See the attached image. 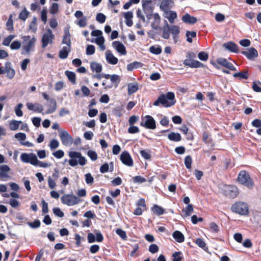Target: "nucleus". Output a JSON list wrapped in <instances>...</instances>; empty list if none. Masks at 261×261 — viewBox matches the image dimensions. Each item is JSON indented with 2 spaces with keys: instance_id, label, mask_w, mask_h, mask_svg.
<instances>
[{
  "instance_id": "5fc2aeb1",
  "label": "nucleus",
  "mask_w": 261,
  "mask_h": 261,
  "mask_svg": "<svg viewBox=\"0 0 261 261\" xmlns=\"http://www.w3.org/2000/svg\"><path fill=\"white\" fill-rule=\"evenodd\" d=\"M172 261H181L182 257L181 256V252L180 251L175 252L172 254Z\"/></svg>"
},
{
  "instance_id": "9b49d317",
  "label": "nucleus",
  "mask_w": 261,
  "mask_h": 261,
  "mask_svg": "<svg viewBox=\"0 0 261 261\" xmlns=\"http://www.w3.org/2000/svg\"><path fill=\"white\" fill-rule=\"evenodd\" d=\"M145 118V121L142 120L140 122L141 126L150 129H154L156 128L155 121L151 116L146 115Z\"/></svg>"
},
{
  "instance_id": "cd10ccee",
  "label": "nucleus",
  "mask_w": 261,
  "mask_h": 261,
  "mask_svg": "<svg viewBox=\"0 0 261 261\" xmlns=\"http://www.w3.org/2000/svg\"><path fill=\"white\" fill-rule=\"evenodd\" d=\"M124 17L125 19L126 24L129 27H132L133 24V22L132 20V18L133 17V12L132 11H128L124 13Z\"/></svg>"
},
{
  "instance_id": "e2e57ef3",
  "label": "nucleus",
  "mask_w": 261,
  "mask_h": 261,
  "mask_svg": "<svg viewBox=\"0 0 261 261\" xmlns=\"http://www.w3.org/2000/svg\"><path fill=\"white\" fill-rule=\"evenodd\" d=\"M59 11V5L57 3H53L50 9V13L52 14H56Z\"/></svg>"
},
{
  "instance_id": "6ab92c4d",
  "label": "nucleus",
  "mask_w": 261,
  "mask_h": 261,
  "mask_svg": "<svg viewBox=\"0 0 261 261\" xmlns=\"http://www.w3.org/2000/svg\"><path fill=\"white\" fill-rule=\"evenodd\" d=\"M10 171V168L8 165H0V178L4 180L6 179L10 178L11 176L8 174V172Z\"/></svg>"
},
{
  "instance_id": "f257e3e1",
  "label": "nucleus",
  "mask_w": 261,
  "mask_h": 261,
  "mask_svg": "<svg viewBox=\"0 0 261 261\" xmlns=\"http://www.w3.org/2000/svg\"><path fill=\"white\" fill-rule=\"evenodd\" d=\"M170 33L172 34V38L175 43L178 41L179 34L180 33V28L176 25L170 26L166 21L163 28V34L162 37L165 39H168L170 37Z\"/></svg>"
},
{
  "instance_id": "c9c22d12",
  "label": "nucleus",
  "mask_w": 261,
  "mask_h": 261,
  "mask_svg": "<svg viewBox=\"0 0 261 261\" xmlns=\"http://www.w3.org/2000/svg\"><path fill=\"white\" fill-rule=\"evenodd\" d=\"M151 211L153 213L158 216L164 214L165 212V209L157 204L153 205V206L151 207Z\"/></svg>"
},
{
  "instance_id": "0e129e2a",
  "label": "nucleus",
  "mask_w": 261,
  "mask_h": 261,
  "mask_svg": "<svg viewBox=\"0 0 261 261\" xmlns=\"http://www.w3.org/2000/svg\"><path fill=\"white\" fill-rule=\"evenodd\" d=\"M54 214L57 217L62 218L64 217V213L59 207H55L53 209Z\"/></svg>"
},
{
  "instance_id": "20e7f679",
  "label": "nucleus",
  "mask_w": 261,
  "mask_h": 261,
  "mask_svg": "<svg viewBox=\"0 0 261 261\" xmlns=\"http://www.w3.org/2000/svg\"><path fill=\"white\" fill-rule=\"evenodd\" d=\"M231 211L236 214L242 216L249 214V206L247 203L243 201H237L231 206Z\"/></svg>"
},
{
  "instance_id": "bf43d9fd",
  "label": "nucleus",
  "mask_w": 261,
  "mask_h": 261,
  "mask_svg": "<svg viewBox=\"0 0 261 261\" xmlns=\"http://www.w3.org/2000/svg\"><path fill=\"white\" fill-rule=\"evenodd\" d=\"M106 19V16L101 13H98L96 17V20L100 23H103L105 22Z\"/></svg>"
},
{
  "instance_id": "6e6d98bb",
  "label": "nucleus",
  "mask_w": 261,
  "mask_h": 261,
  "mask_svg": "<svg viewBox=\"0 0 261 261\" xmlns=\"http://www.w3.org/2000/svg\"><path fill=\"white\" fill-rule=\"evenodd\" d=\"M87 155L93 161H96L97 159V154L94 150H88L87 151Z\"/></svg>"
},
{
  "instance_id": "ea45409f",
  "label": "nucleus",
  "mask_w": 261,
  "mask_h": 261,
  "mask_svg": "<svg viewBox=\"0 0 261 261\" xmlns=\"http://www.w3.org/2000/svg\"><path fill=\"white\" fill-rule=\"evenodd\" d=\"M142 66V63L139 62H134L133 63H129L127 66V69L128 71H132L134 69L138 68Z\"/></svg>"
},
{
  "instance_id": "4468645a",
  "label": "nucleus",
  "mask_w": 261,
  "mask_h": 261,
  "mask_svg": "<svg viewBox=\"0 0 261 261\" xmlns=\"http://www.w3.org/2000/svg\"><path fill=\"white\" fill-rule=\"evenodd\" d=\"M59 137L64 145L69 146L72 144L73 139L67 131L62 130L60 132Z\"/></svg>"
},
{
  "instance_id": "c756f323",
  "label": "nucleus",
  "mask_w": 261,
  "mask_h": 261,
  "mask_svg": "<svg viewBox=\"0 0 261 261\" xmlns=\"http://www.w3.org/2000/svg\"><path fill=\"white\" fill-rule=\"evenodd\" d=\"M153 21L151 23V26L152 29L157 30L161 22V18L158 13H154L153 15Z\"/></svg>"
},
{
  "instance_id": "3c124183",
  "label": "nucleus",
  "mask_w": 261,
  "mask_h": 261,
  "mask_svg": "<svg viewBox=\"0 0 261 261\" xmlns=\"http://www.w3.org/2000/svg\"><path fill=\"white\" fill-rule=\"evenodd\" d=\"M149 51L153 54L159 55L162 53V48L160 46H151L149 48Z\"/></svg>"
},
{
  "instance_id": "58836bf2",
  "label": "nucleus",
  "mask_w": 261,
  "mask_h": 261,
  "mask_svg": "<svg viewBox=\"0 0 261 261\" xmlns=\"http://www.w3.org/2000/svg\"><path fill=\"white\" fill-rule=\"evenodd\" d=\"M168 139L173 141L178 142L181 140V137L179 133H171L168 136Z\"/></svg>"
},
{
  "instance_id": "393cba45",
  "label": "nucleus",
  "mask_w": 261,
  "mask_h": 261,
  "mask_svg": "<svg viewBox=\"0 0 261 261\" xmlns=\"http://www.w3.org/2000/svg\"><path fill=\"white\" fill-rule=\"evenodd\" d=\"M5 65L6 66V73H7V76L9 79H12L15 75V71L11 68V63L7 62Z\"/></svg>"
},
{
  "instance_id": "2eb2a0df",
  "label": "nucleus",
  "mask_w": 261,
  "mask_h": 261,
  "mask_svg": "<svg viewBox=\"0 0 261 261\" xmlns=\"http://www.w3.org/2000/svg\"><path fill=\"white\" fill-rule=\"evenodd\" d=\"M120 160L126 166L128 167L133 166V160L129 153L126 151L122 152L120 155Z\"/></svg>"
},
{
  "instance_id": "4be33fe9",
  "label": "nucleus",
  "mask_w": 261,
  "mask_h": 261,
  "mask_svg": "<svg viewBox=\"0 0 261 261\" xmlns=\"http://www.w3.org/2000/svg\"><path fill=\"white\" fill-rule=\"evenodd\" d=\"M223 47L232 53H238L239 51L237 44L232 41H229L223 44Z\"/></svg>"
},
{
  "instance_id": "ddd939ff",
  "label": "nucleus",
  "mask_w": 261,
  "mask_h": 261,
  "mask_svg": "<svg viewBox=\"0 0 261 261\" xmlns=\"http://www.w3.org/2000/svg\"><path fill=\"white\" fill-rule=\"evenodd\" d=\"M54 39V36L51 30L50 29L47 30L46 33L44 34L42 37V47L45 48L48 44H51Z\"/></svg>"
},
{
  "instance_id": "473e14b6",
  "label": "nucleus",
  "mask_w": 261,
  "mask_h": 261,
  "mask_svg": "<svg viewBox=\"0 0 261 261\" xmlns=\"http://www.w3.org/2000/svg\"><path fill=\"white\" fill-rule=\"evenodd\" d=\"M138 84L136 83H129L127 86V93L129 95H131L136 92L138 90Z\"/></svg>"
},
{
  "instance_id": "c03bdc74",
  "label": "nucleus",
  "mask_w": 261,
  "mask_h": 261,
  "mask_svg": "<svg viewBox=\"0 0 261 261\" xmlns=\"http://www.w3.org/2000/svg\"><path fill=\"white\" fill-rule=\"evenodd\" d=\"M202 141L206 144H210L212 143V139L211 138L210 135L204 132L202 134Z\"/></svg>"
},
{
  "instance_id": "09e8293b",
  "label": "nucleus",
  "mask_w": 261,
  "mask_h": 261,
  "mask_svg": "<svg viewBox=\"0 0 261 261\" xmlns=\"http://www.w3.org/2000/svg\"><path fill=\"white\" fill-rule=\"evenodd\" d=\"M132 180L134 183L137 184H142L146 181L145 178L140 175L133 177Z\"/></svg>"
},
{
  "instance_id": "a211bd4d",
  "label": "nucleus",
  "mask_w": 261,
  "mask_h": 261,
  "mask_svg": "<svg viewBox=\"0 0 261 261\" xmlns=\"http://www.w3.org/2000/svg\"><path fill=\"white\" fill-rule=\"evenodd\" d=\"M27 108L31 111H33L35 112L41 113L44 110L43 107L39 103L36 102L33 103L31 102H28L26 104Z\"/></svg>"
},
{
  "instance_id": "7c9ffc66",
  "label": "nucleus",
  "mask_w": 261,
  "mask_h": 261,
  "mask_svg": "<svg viewBox=\"0 0 261 261\" xmlns=\"http://www.w3.org/2000/svg\"><path fill=\"white\" fill-rule=\"evenodd\" d=\"M172 236L178 243H182L185 241V237L184 234L178 230L174 231L172 234Z\"/></svg>"
},
{
  "instance_id": "39448f33",
  "label": "nucleus",
  "mask_w": 261,
  "mask_h": 261,
  "mask_svg": "<svg viewBox=\"0 0 261 261\" xmlns=\"http://www.w3.org/2000/svg\"><path fill=\"white\" fill-rule=\"evenodd\" d=\"M22 39V54H29L34 49L36 39L34 37L31 38L29 35L23 36Z\"/></svg>"
},
{
  "instance_id": "e433bc0d",
  "label": "nucleus",
  "mask_w": 261,
  "mask_h": 261,
  "mask_svg": "<svg viewBox=\"0 0 261 261\" xmlns=\"http://www.w3.org/2000/svg\"><path fill=\"white\" fill-rule=\"evenodd\" d=\"M90 68L93 72L95 71L97 73L100 72L102 69V65L100 64L95 62H92L91 63Z\"/></svg>"
},
{
  "instance_id": "dca6fc26",
  "label": "nucleus",
  "mask_w": 261,
  "mask_h": 261,
  "mask_svg": "<svg viewBox=\"0 0 261 261\" xmlns=\"http://www.w3.org/2000/svg\"><path fill=\"white\" fill-rule=\"evenodd\" d=\"M241 54L249 60H254L258 55L257 50L253 47L248 48L246 50L242 51Z\"/></svg>"
},
{
  "instance_id": "69168bd1",
  "label": "nucleus",
  "mask_w": 261,
  "mask_h": 261,
  "mask_svg": "<svg viewBox=\"0 0 261 261\" xmlns=\"http://www.w3.org/2000/svg\"><path fill=\"white\" fill-rule=\"evenodd\" d=\"M23 107V105L21 103H18L15 109L16 115L18 117H21L23 115V112L21 110V108Z\"/></svg>"
},
{
  "instance_id": "7ed1b4c3",
  "label": "nucleus",
  "mask_w": 261,
  "mask_h": 261,
  "mask_svg": "<svg viewBox=\"0 0 261 261\" xmlns=\"http://www.w3.org/2000/svg\"><path fill=\"white\" fill-rule=\"evenodd\" d=\"M237 181L240 185L247 188L248 189H252L255 186L254 180L250 176L249 172L245 170H241L239 172Z\"/></svg>"
},
{
  "instance_id": "338daca9",
  "label": "nucleus",
  "mask_w": 261,
  "mask_h": 261,
  "mask_svg": "<svg viewBox=\"0 0 261 261\" xmlns=\"http://www.w3.org/2000/svg\"><path fill=\"white\" fill-rule=\"evenodd\" d=\"M258 84L261 85V82L259 81L253 82L252 84V88L254 91L256 92H261V88L258 86Z\"/></svg>"
},
{
  "instance_id": "f704fd0d",
  "label": "nucleus",
  "mask_w": 261,
  "mask_h": 261,
  "mask_svg": "<svg viewBox=\"0 0 261 261\" xmlns=\"http://www.w3.org/2000/svg\"><path fill=\"white\" fill-rule=\"evenodd\" d=\"M234 77H238L240 80H247L249 77V73L247 70H243L241 72L234 73L233 74Z\"/></svg>"
},
{
  "instance_id": "b1692460",
  "label": "nucleus",
  "mask_w": 261,
  "mask_h": 261,
  "mask_svg": "<svg viewBox=\"0 0 261 261\" xmlns=\"http://www.w3.org/2000/svg\"><path fill=\"white\" fill-rule=\"evenodd\" d=\"M106 58L107 62L112 65H115L118 63V59L116 58L110 50L106 53Z\"/></svg>"
},
{
  "instance_id": "864d4df0",
  "label": "nucleus",
  "mask_w": 261,
  "mask_h": 261,
  "mask_svg": "<svg viewBox=\"0 0 261 261\" xmlns=\"http://www.w3.org/2000/svg\"><path fill=\"white\" fill-rule=\"evenodd\" d=\"M116 233L123 240H126L127 236L125 231L122 229L118 228L116 230Z\"/></svg>"
},
{
  "instance_id": "f03ea898",
  "label": "nucleus",
  "mask_w": 261,
  "mask_h": 261,
  "mask_svg": "<svg viewBox=\"0 0 261 261\" xmlns=\"http://www.w3.org/2000/svg\"><path fill=\"white\" fill-rule=\"evenodd\" d=\"M176 100L175 99V95L173 92H169L166 95L162 94L153 102V105L158 106L161 104L163 106L168 108L173 106L175 105Z\"/></svg>"
},
{
  "instance_id": "6e6552de",
  "label": "nucleus",
  "mask_w": 261,
  "mask_h": 261,
  "mask_svg": "<svg viewBox=\"0 0 261 261\" xmlns=\"http://www.w3.org/2000/svg\"><path fill=\"white\" fill-rule=\"evenodd\" d=\"M61 200L62 203L68 206L76 205L81 202V199L73 194H65L63 195Z\"/></svg>"
},
{
  "instance_id": "a878e982",
  "label": "nucleus",
  "mask_w": 261,
  "mask_h": 261,
  "mask_svg": "<svg viewBox=\"0 0 261 261\" xmlns=\"http://www.w3.org/2000/svg\"><path fill=\"white\" fill-rule=\"evenodd\" d=\"M165 13V17L167 18L170 23H173L174 22V20L177 18L176 13L172 10H167L164 12Z\"/></svg>"
},
{
  "instance_id": "774afa93",
  "label": "nucleus",
  "mask_w": 261,
  "mask_h": 261,
  "mask_svg": "<svg viewBox=\"0 0 261 261\" xmlns=\"http://www.w3.org/2000/svg\"><path fill=\"white\" fill-rule=\"evenodd\" d=\"M149 251L151 253H155L159 251V248L155 244H152L149 246Z\"/></svg>"
},
{
  "instance_id": "5701e85b",
  "label": "nucleus",
  "mask_w": 261,
  "mask_h": 261,
  "mask_svg": "<svg viewBox=\"0 0 261 261\" xmlns=\"http://www.w3.org/2000/svg\"><path fill=\"white\" fill-rule=\"evenodd\" d=\"M63 44H66L68 47L71 46L70 34L69 32V28H65L64 30V35L62 40Z\"/></svg>"
},
{
  "instance_id": "9d476101",
  "label": "nucleus",
  "mask_w": 261,
  "mask_h": 261,
  "mask_svg": "<svg viewBox=\"0 0 261 261\" xmlns=\"http://www.w3.org/2000/svg\"><path fill=\"white\" fill-rule=\"evenodd\" d=\"M20 159L22 162L25 163H30L33 165H36L38 162L36 155L33 153H22L20 155Z\"/></svg>"
},
{
  "instance_id": "603ef678",
  "label": "nucleus",
  "mask_w": 261,
  "mask_h": 261,
  "mask_svg": "<svg viewBox=\"0 0 261 261\" xmlns=\"http://www.w3.org/2000/svg\"><path fill=\"white\" fill-rule=\"evenodd\" d=\"M29 14V12L24 8L19 14L18 17L21 20H25L28 17Z\"/></svg>"
},
{
  "instance_id": "de8ad7c7",
  "label": "nucleus",
  "mask_w": 261,
  "mask_h": 261,
  "mask_svg": "<svg viewBox=\"0 0 261 261\" xmlns=\"http://www.w3.org/2000/svg\"><path fill=\"white\" fill-rule=\"evenodd\" d=\"M193 211V206L191 204H189L185 209L182 210V212L184 213L185 216H190Z\"/></svg>"
},
{
  "instance_id": "0eeeda50",
  "label": "nucleus",
  "mask_w": 261,
  "mask_h": 261,
  "mask_svg": "<svg viewBox=\"0 0 261 261\" xmlns=\"http://www.w3.org/2000/svg\"><path fill=\"white\" fill-rule=\"evenodd\" d=\"M195 54L193 52H188L187 55V57L189 59L194 58L195 57ZM183 64L185 66H189L191 68H201L203 67L204 65L197 60L190 59H186L184 61Z\"/></svg>"
},
{
  "instance_id": "1a4fd4ad",
  "label": "nucleus",
  "mask_w": 261,
  "mask_h": 261,
  "mask_svg": "<svg viewBox=\"0 0 261 261\" xmlns=\"http://www.w3.org/2000/svg\"><path fill=\"white\" fill-rule=\"evenodd\" d=\"M224 195L229 198H235L239 194V190L235 185H226L223 190Z\"/></svg>"
},
{
  "instance_id": "2f4dec72",
  "label": "nucleus",
  "mask_w": 261,
  "mask_h": 261,
  "mask_svg": "<svg viewBox=\"0 0 261 261\" xmlns=\"http://www.w3.org/2000/svg\"><path fill=\"white\" fill-rule=\"evenodd\" d=\"M151 1H146L145 2H143L142 4V8L145 13L148 12L149 13H152L153 11V8L151 6Z\"/></svg>"
},
{
  "instance_id": "423d86ee",
  "label": "nucleus",
  "mask_w": 261,
  "mask_h": 261,
  "mask_svg": "<svg viewBox=\"0 0 261 261\" xmlns=\"http://www.w3.org/2000/svg\"><path fill=\"white\" fill-rule=\"evenodd\" d=\"M69 156L71 158L69 160V164L72 167L76 166L78 163L82 166L85 165L87 163L86 158L82 156V153L80 152L70 151Z\"/></svg>"
},
{
  "instance_id": "680f3d73",
  "label": "nucleus",
  "mask_w": 261,
  "mask_h": 261,
  "mask_svg": "<svg viewBox=\"0 0 261 261\" xmlns=\"http://www.w3.org/2000/svg\"><path fill=\"white\" fill-rule=\"evenodd\" d=\"M140 153L141 156L145 160H150L151 158L150 153L145 150H140Z\"/></svg>"
},
{
  "instance_id": "4d7b16f0",
  "label": "nucleus",
  "mask_w": 261,
  "mask_h": 261,
  "mask_svg": "<svg viewBox=\"0 0 261 261\" xmlns=\"http://www.w3.org/2000/svg\"><path fill=\"white\" fill-rule=\"evenodd\" d=\"M192 162V160L190 155H188L186 156V158H185V165L187 169H191Z\"/></svg>"
},
{
  "instance_id": "aec40b11",
  "label": "nucleus",
  "mask_w": 261,
  "mask_h": 261,
  "mask_svg": "<svg viewBox=\"0 0 261 261\" xmlns=\"http://www.w3.org/2000/svg\"><path fill=\"white\" fill-rule=\"evenodd\" d=\"M174 5V2L173 0H162L160 6V9L163 12L169 10Z\"/></svg>"
},
{
  "instance_id": "f3484780",
  "label": "nucleus",
  "mask_w": 261,
  "mask_h": 261,
  "mask_svg": "<svg viewBox=\"0 0 261 261\" xmlns=\"http://www.w3.org/2000/svg\"><path fill=\"white\" fill-rule=\"evenodd\" d=\"M216 62L218 64L221 65L222 67H225L229 70L232 71H236L237 70L236 68L233 66V65L231 63L229 62L225 58H218L216 60Z\"/></svg>"
},
{
  "instance_id": "72a5a7b5",
  "label": "nucleus",
  "mask_w": 261,
  "mask_h": 261,
  "mask_svg": "<svg viewBox=\"0 0 261 261\" xmlns=\"http://www.w3.org/2000/svg\"><path fill=\"white\" fill-rule=\"evenodd\" d=\"M70 51V47L64 46L59 51V57L60 59H65L67 58L69 53Z\"/></svg>"
},
{
  "instance_id": "37998d69",
  "label": "nucleus",
  "mask_w": 261,
  "mask_h": 261,
  "mask_svg": "<svg viewBox=\"0 0 261 261\" xmlns=\"http://www.w3.org/2000/svg\"><path fill=\"white\" fill-rule=\"evenodd\" d=\"M95 42L97 45H98L101 49L104 50L106 49V47L104 45L105 39L103 36H100L95 39Z\"/></svg>"
},
{
  "instance_id": "412c9836",
  "label": "nucleus",
  "mask_w": 261,
  "mask_h": 261,
  "mask_svg": "<svg viewBox=\"0 0 261 261\" xmlns=\"http://www.w3.org/2000/svg\"><path fill=\"white\" fill-rule=\"evenodd\" d=\"M112 46L121 55H125L126 54L125 47L120 41H115L113 42Z\"/></svg>"
},
{
  "instance_id": "c85d7f7f",
  "label": "nucleus",
  "mask_w": 261,
  "mask_h": 261,
  "mask_svg": "<svg viewBox=\"0 0 261 261\" xmlns=\"http://www.w3.org/2000/svg\"><path fill=\"white\" fill-rule=\"evenodd\" d=\"M48 107L49 108L46 112V114H51L56 111L57 108V102L54 98H51L49 100Z\"/></svg>"
},
{
  "instance_id": "a18cd8bd",
  "label": "nucleus",
  "mask_w": 261,
  "mask_h": 261,
  "mask_svg": "<svg viewBox=\"0 0 261 261\" xmlns=\"http://www.w3.org/2000/svg\"><path fill=\"white\" fill-rule=\"evenodd\" d=\"M110 80L111 82L114 84V86L116 88L117 87L120 81V76L117 74H113L111 75Z\"/></svg>"
},
{
  "instance_id": "bb28decb",
  "label": "nucleus",
  "mask_w": 261,
  "mask_h": 261,
  "mask_svg": "<svg viewBox=\"0 0 261 261\" xmlns=\"http://www.w3.org/2000/svg\"><path fill=\"white\" fill-rule=\"evenodd\" d=\"M182 20L185 23L193 24L197 22V19L195 17L192 16L187 13L182 16Z\"/></svg>"
},
{
  "instance_id": "8fccbe9b",
  "label": "nucleus",
  "mask_w": 261,
  "mask_h": 261,
  "mask_svg": "<svg viewBox=\"0 0 261 261\" xmlns=\"http://www.w3.org/2000/svg\"><path fill=\"white\" fill-rule=\"evenodd\" d=\"M15 37V36L14 35H10L7 37H6L3 41V45L5 46H9L12 41V40Z\"/></svg>"
},
{
  "instance_id": "a19ab883",
  "label": "nucleus",
  "mask_w": 261,
  "mask_h": 261,
  "mask_svg": "<svg viewBox=\"0 0 261 261\" xmlns=\"http://www.w3.org/2000/svg\"><path fill=\"white\" fill-rule=\"evenodd\" d=\"M123 110V106L122 105L118 106L113 109L112 112L113 114L118 117H120L122 115V111Z\"/></svg>"
},
{
  "instance_id": "49530a36",
  "label": "nucleus",
  "mask_w": 261,
  "mask_h": 261,
  "mask_svg": "<svg viewBox=\"0 0 261 261\" xmlns=\"http://www.w3.org/2000/svg\"><path fill=\"white\" fill-rule=\"evenodd\" d=\"M6 27H7V30L10 32H12L14 30L12 15H10V16H9V17L8 18V20H7V21L6 22Z\"/></svg>"
},
{
  "instance_id": "13d9d810",
  "label": "nucleus",
  "mask_w": 261,
  "mask_h": 261,
  "mask_svg": "<svg viewBox=\"0 0 261 261\" xmlns=\"http://www.w3.org/2000/svg\"><path fill=\"white\" fill-rule=\"evenodd\" d=\"M190 36H191V37L194 38L196 36V33L194 31L190 32L189 31H187L186 32L187 41L189 43H192V39L190 37Z\"/></svg>"
},
{
  "instance_id": "f8f14e48",
  "label": "nucleus",
  "mask_w": 261,
  "mask_h": 261,
  "mask_svg": "<svg viewBox=\"0 0 261 261\" xmlns=\"http://www.w3.org/2000/svg\"><path fill=\"white\" fill-rule=\"evenodd\" d=\"M137 207L134 210L133 214L136 216L141 215L143 212L147 210V205L144 198H140L136 203Z\"/></svg>"
},
{
  "instance_id": "052dcab7",
  "label": "nucleus",
  "mask_w": 261,
  "mask_h": 261,
  "mask_svg": "<svg viewBox=\"0 0 261 261\" xmlns=\"http://www.w3.org/2000/svg\"><path fill=\"white\" fill-rule=\"evenodd\" d=\"M198 58L203 61H206L208 59V55L204 51H201L198 55Z\"/></svg>"
},
{
  "instance_id": "79ce46f5",
  "label": "nucleus",
  "mask_w": 261,
  "mask_h": 261,
  "mask_svg": "<svg viewBox=\"0 0 261 261\" xmlns=\"http://www.w3.org/2000/svg\"><path fill=\"white\" fill-rule=\"evenodd\" d=\"M20 123H22L21 121L13 120L10 122V128L11 130H15L18 128V127Z\"/></svg>"
},
{
  "instance_id": "4c0bfd02",
  "label": "nucleus",
  "mask_w": 261,
  "mask_h": 261,
  "mask_svg": "<svg viewBox=\"0 0 261 261\" xmlns=\"http://www.w3.org/2000/svg\"><path fill=\"white\" fill-rule=\"evenodd\" d=\"M65 73L71 83L73 84H76V75L74 72L67 70Z\"/></svg>"
}]
</instances>
